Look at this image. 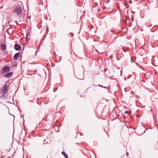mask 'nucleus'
Returning a JSON list of instances; mask_svg holds the SVG:
<instances>
[{
  "mask_svg": "<svg viewBox=\"0 0 158 158\" xmlns=\"http://www.w3.org/2000/svg\"><path fill=\"white\" fill-rule=\"evenodd\" d=\"M13 11L14 13H16L18 15H19L22 13V9L20 7L17 6L16 7L15 9Z\"/></svg>",
  "mask_w": 158,
  "mask_h": 158,
  "instance_id": "f257e3e1",
  "label": "nucleus"
},
{
  "mask_svg": "<svg viewBox=\"0 0 158 158\" xmlns=\"http://www.w3.org/2000/svg\"><path fill=\"white\" fill-rule=\"evenodd\" d=\"M10 71V68L9 66L5 65L2 69L1 72L2 73H5Z\"/></svg>",
  "mask_w": 158,
  "mask_h": 158,
  "instance_id": "f03ea898",
  "label": "nucleus"
},
{
  "mask_svg": "<svg viewBox=\"0 0 158 158\" xmlns=\"http://www.w3.org/2000/svg\"><path fill=\"white\" fill-rule=\"evenodd\" d=\"M12 74H13L12 72L8 73L5 74L3 76L4 77L7 78H10L11 77V75Z\"/></svg>",
  "mask_w": 158,
  "mask_h": 158,
  "instance_id": "7ed1b4c3",
  "label": "nucleus"
},
{
  "mask_svg": "<svg viewBox=\"0 0 158 158\" xmlns=\"http://www.w3.org/2000/svg\"><path fill=\"white\" fill-rule=\"evenodd\" d=\"M14 48L17 51H19L21 49V46L20 45L17 44H15L14 45Z\"/></svg>",
  "mask_w": 158,
  "mask_h": 158,
  "instance_id": "20e7f679",
  "label": "nucleus"
},
{
  "mask_svg": "<svg viewBox=\"0 0 158 158\" xmlns=\"http://www.w3.org/2000/svg\"><path fill=\"white\" fill-rule=\"evenodd\" d=\"M3 91L5 94L8 91V87L6 85H5L4 86V88L3 89Z\"/></svg>",
  "mask_w": 158,
  "mask_h": 158,
  "instance_id": "39448f33",
  "label": "nucleus"
},
{
  "mask_svg": "<svg viewBox=\"0 0 158 158\" xmlns=\"http://www.w3.org/2000/svg\"><path fill=\"white\" fill-rule=\"evenodd\" d=\"M20 56V53L19 52L17 53H16L14 57V60H16L17 58H18L19 57V56Z\"/></svg>",
  "mask_w": 158,
  "mask_h": 158,
  "instance_id": "423d86ee",
  "label": "nucleus"
},
{
  "mask_svg": "<svg viewBox=\"0 0 158 158\" xmlns=\"http://www.w3.org/2000/svg\"><path fill=\"white\" fill-rule=\"evenodd\" d=\"M1 48L2 50H5L6 49V45L4 44H2L1 46Z\"/></svg>",
  "mask_w": 158,
  "mask_h": 158,
  "instance_id": "0eeeda50",
  "label": "nucleus"
},
{
  "mask_svg": "<svg viewBox=\"0 0 158 158\" xmlns=\"http://www.w3.org/2000/svg\"><path fill=\"white\" fill-rule=\"evenodd\" d=\"M62 154L64 156L65 158H68V156L67 154L64 152H62Z\"/></svg>",
  "mask_w": 158,
  "mask_h": 158,
  "instance_id": "6e6552de",
  "label": "nucleus"
},
{
  "mask_svg": "<svg viewBox=\"0 0 158 158\" xmlns=\"http://www.w3.org/2000/svg\"><path fill=\"white\" fill-rule=\"evenodd\" d=\"M47 139H45L44 140V144H46L48 143V141H47Z\"/></svg>",
  "mask_w": 158,
  "mask_h": 158,
  "instance_id": "1a4fd4ad",
  "label": "nucleus"
},
{
  "mask_svg": "<svg viewBox=\"0 0 158 158\" xmlns=\"http://www.w3.org/2000/svg\"><path fill=\"white\" fill-rule=\"evenodd\" d=\"M124 5L126 6H127V8H128V6H129L128 5L127 3H125Z\"/></svg>",
  "mask_w": 158,
  "mask_h": 158,
  "instance_id": "9d476101",
  "label": "nucleus"
},
{
  "mask_svg": "<svg viewBox=\"0 0 158 158\" xmlns=\"http://www.w3.org/2000/svg\"><path fill=\"white\" fill-rule=\"evenodd\" d=\"M98 86H101V87H103L102 85H98ZM106 87H104V88H106Z\"/></svg>",
  "mask_w": 158,
  "mask_h": 158,
  "instance_id": "9b49d317",
  "label": "nucleus"
},
{
  "mask_svg": "<svg viewBox=\"0 0 158 158\" xmlns=\"http://www.w3.org/2000/svg\"><path fill=\"white\" fill-rule=\"evenodd\" d=\"M129 3H130V4H132V1L131 0H129Z\"/></svg>",
  "mask_w": 158,
  "mask_h": 158,
  "instance_id": "f8f14e48",
  "label": "nucleus"
},
{
  "mask_svg": "<svg viewBox=\"0 0 158 158\" xmlns=\"http://www.w3.org/2000/svg\"><path fill=\"white\" fill-rule=\"evenodd\" d=\"M129 155V153L127 152L126 153V155L127 156H128Z\"/></svg>",
  "mask_w": 158,
  "mask_h": 158,
  "instance_id": "ddd939ff",
  "label": "nucleus"
},
{
  "mask_svg": "<svg viewBox=\"0 0 158 158\" xmlns=\"http://www.w3.org/2000/svg\"><path fill=\"white\" fill-rule=\"evenodd\" d=\"M131 61L132 62H134L135 61V60H134L133 61L132 60V59H131Z\"/></svg>",
  "mask_w": 158,
  "mask_h": 158,
  "instance_id": "4468645a",
  "label": "nucleus"
},
{
  "mask_svg": "<svg viewBox=\"0 0 158 158\" xmlns=\"http://www.w3.org/2000/svg\"><path fill=\"white\" fill-rule=\"evenodd\" d=\"M133 20H134V19H132V21L133 22Z\"/></svg>",
  "mask_w": 158,
  "mask_h": 158,
  "instance_id": "2eb2a0df",
  "label": "nucleus"
},
{
  "mask_svg": "<svg viewBox=\"0 0 158 158\" xmlns=\"http://www.w3.org/2000/svg\"><path fill=\"white\" fill-rule=\"evenodd\" d=\"M70 34L71 35H73V33H70Z\"/></svg>",
  "mask_w": 158,
  "mask_h": 158,
  "instance_id": "dca6fc26",
  "label": "nucleus"
}]
</instances>
